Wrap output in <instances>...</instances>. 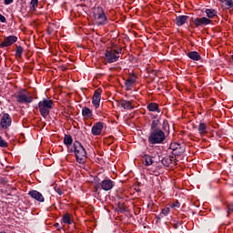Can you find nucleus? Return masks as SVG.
<instances>
[{"mask_svg": "<svg viewBox=\"0 0 233 233\" xmlns=\"http://www.w3.org/2000/svg\"><path fill=\"white\" fill-rule=\"evenodd\" d=\"M123 52V49L109 48L105 53V59L107 63H116L119 59V54Z\"/></svg>", "mask_w": 233, "mask_h": 233, "instance_id": "20e7f679", "label": "nucleus"}, {"mask_svg": "<svg viewBox=\"0 0 233 233\" xmlns=\"http://www.w3.org/2000/svg\"><path fill=\"white\" fill-rule=\"evenodd\" d=\"M102 130H103V124L101 122H98L93 126L92 134L93 136H99Z\"/></svg>", "mask_w": 233, "mask_h": 233, "instance_id": "4468645a", "label": "nucleus"}, {"mask_svg": "<svg viewBox=\"0 0 233 233\" xmlns=\"http://www.w3.org/2000/svg\"><path fill=\"white\" fill-rule=\"evenodd\" d=\"M37 5H39V0H31V6L33 8H37Z\"/></svg>", "mask_w": 233, "mask_h": 233, "instance_id": "7c9ffc66", "label": "nucleus"}, {"mask_svg": "<svg viewBox=\"0 0 233 233\" xmlns=\"http://www.w3.org/2000/svg\"><path fill=\"white\" fill-rule=\"evenodd\" d=\"M15 99L17 103H32V101H34L32 96H28V95H26L25 90L20 91L17 95H15Z\"/></svg>", "mask_w": 233, "mask_h": 233, "instance_id": "423d86ee", "label": "nucleus"}, {"mask_svg": "<svg viewBox=\"0 0 233 233\" xmlns=\"http://www.w3.org/2000/svg\"><path fill=\"white\" fill-rule=\"evenodd\" d=\"M187 19H188V16H187V15H179V16L176 17L175 23H176L177 26H183V25H185V23H187Z\"/></svg>", "mask_w": 233, "mask_h": 233, "instance_id": "2eb2a0df", "label": "nucleus"}, {"mask_svg": "<svg viewBox=\"0 0 233 233\" xmlns=\"http://www.w3.org/2000/svg\"><path fill=\"white\" fill-rule=\"evenodd\" d=\"M187 56L189 59H192L193 61H199L201 59V56H199V53L196 51H191L187 54Z\"/></svg>", "mask_w": 233, "mask_h": 233, "instance_id": "f3484780", "label": "nucleus"}, {"mask_svg": "<svg viewBox=\"0 0 233 233\" xmlns=\"http://www.w3.org/2000/svg\"><path fill=\"white\" fill-rule=\"evenodd\" d=\"M136 83V76H130L126 80L125 86L127 90H132V86H134V84Z\"/></svg>", "mask_w": 233, "mask_h": 233, "instance_id": "dca6fc26", "label": "nucleus"}, {"mask_svg": "<svg viewBox=\"0 0 233 233\" xmlns=\"http://www.w3.org/2000/svg\"><path fill=\"white\" fill-rule=\"evenodd\" d=\"M118 212H121L122 214L124 212H127V208H125V206H123V204L118 206Z\"/></svg>", "mask_w": 233, "mask_h": 233, "instance_id": "2f4dec72", "label": "nucleus"}, {"mask_svg": "<svg viewBox=\"0 0 233 233\" xmlns=\"http://www.w3.org/2000/svg\"><path fill=\"white\" fill-rule=\"evenodd\" d=\"M93 17L97 25H105L106 23V15L101 7H96L93 11Z\"/></svg>", "mask_w": 233, "mask_h": 233, "instance_id": "39448f33", "label": "nucleus"}, {"mask_svg": "<svg viewBox=\"0 0 233 233\" xmlns=\"http://www.w3.org/2000/svg\"><path fill=\"white\" fill-rule=\"evenodd\" d=\"M143 159L145 160V166L150 167V165H153L154 160L152 159V157L150 155H144Z\"/></svg>", "mask_w": 233, "mask_h": 233, "instance_id": "412c9836", "label": "nucleus"}, {"mask_svg": "<svg viewBox=\"0 0 233 233\" xmlns=\"http://www.w3.org/2000/svg\"><path fill=\"white\" fill-rule=\"evenodd\" d=\"M73 139H72V136L70 135H66L64 137V143L65 145H66V147H70V145H72L73 143Z\"/></svg>", "mask_w": 233, "mask_h": 233, "instance_id": "a878e982", "label": "nucleus"}, {"mask_svg": "<svg viewBox=\"0 0 233 233\" xmlns=\"http://www.w3.org/2000/svg\"><path fill=\"white\" fill-rule=\"evenodd\" d=\"M28 196L33 198V199H35V201H39V203H45V197H43V194L39 193L37 190L29 191Z\"/></svg>", "mask_w": 233, "mask_h": 233, "instance_id": "9d476101", "label": "nucleus"}, {"mask_svg": "<svg viewBox=\"0 0 233 233\" xmlns=\"http://www.w3.org/2000/svg\"><path fill=\"white\" fill-rule=\"evenodd\" d=\"M23 47L21 46H16V52H15V56L16 57H21L23 56Z\"/></svg>", "mask_w": 233, "mask_h": 233, "instance_id": "c85d7f7f", "label": "nucleus"}, {"mask_svg": "<svg viewBox=\"0 0 233 233\" xmlns=\"http://www.w3.org/2000/svg\"><path fill=\"white\" fill-rule=\"evenodd\" d=\"M228 209L230 210L231 212H233V204L232 205H229L228 207Z\"/></svg>", "mask_w": 233, "mask_h": 233, "instance_id": "58836bf2", "label": "nucleus"}, {"mask_svg": "<svg viewBox=\"0 0 233 233\" xmlns=\"http://www.w3.org/2000/svg\"><path fill=\"white\" fill-rule=\"evenodd\" d=\"M198 133L201 136H205L207 134V124L206 123H200L198 126Z\"/></svg>", "mask_w": 233, "mask_h": 233, "instance_id": "5701e85b", "label": "nucleus"}, {"mask_svg": "<svg viewBox=\"0 0 233 233\" xmlns=\"http://www.w3.org/2000/svg\"><path fill=\"white\" fill-rule=\"evenodd\" d=\"M221 5L227 10L233 8V0H221Z\"/></svg>", "mask_w": 233, "mask_h": 233, "instance_id": "6ab92c4d", "label": "nucleus"}, {"mask_svg": "<svg viewBox=\"0 0 233 233\" xmlns=\"http://www.w3.org/2000/svg\"><path fill=\"white\" fill-rule=\"evenodd\" d=\"M147 109L149 112H161V110L159 109V106H157V104L156 103H150L147 106Z\"/></svg>", "mask_w": 233, "mask_h": 233, "instance_id": "aec40b11", "label": "nucleus"}, {"mask_svg": "<svg viewBox=\"0 0 233 233\" xmlns=\"http://www.w3.org/2000/svg\"><path fill=\"white\" fill-rule=\"evenodd\" d=\"M5 1V5H12V3H14V0H4Z\"/></svg>", "mask_w": 233, "mask_h": 233, "instance_id": "c9c22d12", "label": "nucleus"}, {"mask_svg": "<svg viewBox=\"0 0 233 233\" xmlns=\"http://www.w3.org/2000/svg\"><path fill=\"white\" fill-rule=\"evenodd\" d=\"M151 130H159V119L153 120L151 123Z\"/></svg>", "mask_w": 233, "mask_h": 233, "instance_id": "bb28decb", "label": "nucleus"}, {"mask_svg": "<svg viewBox=\"0 0 233 233\" xmlns=\"http://www.w3.org/2000/svg\"><path fill=\"white\" fill-rule=\"evenodd\" d=\"M0 125L2 128H5V129L8 128V127L12 125V117L10 116V115L5 113L1 118Z\"/></svg>", "mask_w": 233, "mask_h": 233, "instance_id": "1a4fd4ad", "label": "nucleus"}, {"mask_svg": "<svg viewBox=\"0 0 233 233\" xmlns=\"http://www.w3.org/2000/svg\"><path fill=\"white\" fill-rule=\"evenodd\" d=\"M100 187L102 190H106V191L112 190V188H114V182L110 179H106L100 183Z\"/></svg>", "mask_w": 233, "mask_h": 233, "instance_id": "ddd939ff", "label": "nucleus"}, {"mask_svg": "<svg viewBox=\"0 0 233 233\" xmlns=\"http://www.w3.org/2000/svg\"><path fill=\"white\" fill-rule=\"evenodd\" d=\"M103 91L101 89H97L95 91L94 96L92 97V103L95 106V108H99V105L101 103V93Z\"/></svg>", "mask_w": 233, "mask_h": 233, "instance_id": "6e6552de", "label": "nucleus"}, {"mask_svg": "<svg viewBox=\"0 0 233 233\" xmlns=\"http://www.w3.org/2000/svg\"><path fill=\"white\" fill-rule=\"evenodd\" d=\"M73 147L77 163H85L86 161V150L83 145L79 141H75Z\"/></svg>", "mask_w": 233, "mask_h": 233, "instance_id": "f257e3e1", "label": "nucleus"}, {"mask_svg": "<svg viewBox=\"0 0 233 233\" xmlns=\"http://www.w3.org/2000/svg\"><path fill=\"white\" fill-rule=\"evenodd\" d=\"M179 207H181V204H179V202H174L172 205H171V208H179Z\"/></svg>", "mask_w": 233, "mask_h": 233, "instance_id": "72a5a7b5", "label": "nucleus"}, {"mask_svg": "<svg viewBox=\"0 0 233 233\" xmlns=\"http://www.w3.org/2000/svg\"><path fill=\"white\" fill-rule=\"evenodd\" d=\"M53 106L54 102L52 100L44 99L38 103L39 112L43 117H48Z\"/></svg>", "mask_w": 233, "mask_h": 233, "instance_id": "7ed1b4c3", "label": "nucleus"}, {"mask_svg": "<svg viewBox=\"0 0 233 233\" xmlns=\"http://www.w3.org/2000/svg\"><path fill=\"white\" fill-rule=\"evenodd\" d=\"M169 212H170V208H166L162 209L163 216H168Z\"/></svg>", "mask_w": 233, "mask_h": 233, "instance_id": "473e14b6", "label": "nucleus"}, {"mask_svg": "<svg viewBox=\"0 0 233 233\" xmlns=\"http://www.w3.org/2000/svg\"><path fill=\"white\" fill-rule=\"evenodd\" d=\"M165 141V132L161 129L151 131L148 137L149 145H159Z\"/></svg>", "mask_w": 233, "mask_h": 233, "instance_id": "f03ea898", "label": "nucleus"}, {"mask_svg": "<svg viewBox=\"0 0 233 233\" xmlns=\"http://www.w3.org/2000/svg\"><path fill=\"white\" fill-rule=\"evenodd\" d=\"M55 227L57 228V230H61V225L59 223H56Z\"/></svg>", "mask_w": 233, "mask_h": 233, "instance_id": "e433bc0d", "label": "nucleus"}, {"mask_svg": "<svg viewBox=\"0 0 233 233\" xmlns=\"http://www.w3.org/2000/svg\"><path fill=\"white\" fill-rule=\"evenodd\" d=\"M56 192L59 196H63V191L61 190V188H57Z\"/></svg>", "mask_w": 233, "mask_h": 233, "instance_id": "4c0bfd02", "label": "nucleus"}, {"mask_svg": "<svg viewBox=\"0 0 233 233\" xmlns=\"http://www.w3.org/2000/svg\"><path fill=\"white\" fill-rule=\"evenodd\" d=\"M63 222L66 225H72V219L70 218V214H66L63 217Z\"/></svg>", "mask_w": 233, "mask_h": 233, "instance_id": "cd10ccee", "label": "nucleus"}, {"mask_svg": "<svg viewBox=\"0 0 233 233\" xmlns=\"http://www.w3.org/2000/svg\"><path fill=\"white\" fill-rule=\"evenodd\" d=\"M194 25L196 26H203V25H210L212 23V20L207 18V17H201V18H195L193 20Z\"/></svg>", "mask_w": 233, "mask_h": 233, "instance_id": "f8f14e48", "label": "nucleus"}, {"mask_svg": "<svg viewBox=\"0 0 233 233\" xmlns=\"http://www.w3.org/2000/svg\"><path fill=\"white\" fill-rule=\"evenodd\" d=\"M0 22L1 23H6V18L5 17V15L0 14Z\"/></svg>", "mask_w": 233, "mask_h": 233, "instance_id": "f704fd0d", "label": "nucleus"}, {"mask_svg": "<svg viewBox=\"0 0 233 233\" xmlns=\"http://www.w3.org/2000/svg\"><path fill=\"white\" fill-rule=\"evenodd\" d=\"M169 148L172 150L173 156H181L182 154H185V146H181L178 143H171Z\"/></svg>", "mask_w": 233, "mask_h": 233, "instance_id": "0eeeda50", "label": "nucleus"}, {"mask_svg": "<svg viewBox=\"0 0 233 233\" xmlns=\"http://www.w3.org/2000/svg\"><path fill=\"white\" fill-rule=\"evenodd\" d=\"M82 116L83 117H92V110L88 107H84L82 109Z\"/></svg>", "mask_w": 233, "mask_h": 233, "instance_id": "393cba45", "label": "nucleus"}, {"mask_svg": "<svg viewBox=\"0 0 233 233\" xmlns=\"http://www.w3.org/2000/svg\"><path fill=\"white\" fill-rule=\"evenodd\" d=\"M0 147H2V148H6V147H8V143H6L2 137H0Z\"/></svg>", "mask_w": 233, "mask_h": 233, "instance_id": "c756f323", "label": "nucleus"}, {"mask_svg": "<svg viewBox=\"0 0 233 233\" xmlns=\"http://www.w3.org/2000/svg\"><path fill=\"white\" fill-rule=\"evenodd\" d=\"M17 42V36L15 35H9L5 38V40L1 43V46L6 47V46H12L14 43Z\"/></svg>", "mask_w": 233, "mask_h": 233, "instance_id": "9b49d317", "label": "nucleus"}, {"mask_svg": "<svg viewBox=\"0 0 233 233\" xmlns=\"http://www.w3.org/2000/svg\"><path fill=\"white\" fill-rule=\"evenodd\" d=\"M205 13L207 14V15L209 19L216 17L217 14H218V12H216L215 9H206Z\"/></svg>", "mask_w": 233, "mask_h": 233, "instance_id": "b1692460", "label": "nucleus"}, {"mask_svg": "<svg viewBox=\"0 0 233 233\" xmlns=\"http://www.w3.org/2000/svg\"><path fill=\"white\" fill-rule=\"evenodd\" d=\"M172 159H174V157H165L161 161L162 165L164 167H170L172 165Z\"/></svg>", "mask_w": 233, "mask_h": 233, "instance_id": "4be33fe9", "label": "nucleus"}, {"mask_svg": "<svg viewBox=\"0 0 233 233\" xmlns=\"http://www.w3.org/2000/svg\"><path fill=\"white\" fill-rule=\"evenodd\" d=\"M120 105L125 110H132V108H134V106H132V103L127 100H121Z\"/></svg>", "mask_w": 233, "mask_h": 233, "instance_id": "a211bd4d", "label": "nucleus"}]
</instances>
